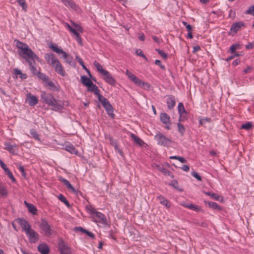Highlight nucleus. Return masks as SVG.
Wrapping results in <instances>:
<instances>
[{
	"label": "nucleus",
	"mask_w": 254,
	"mask_h": 254,
	"mask_svg": "<svg viewBox=\"0 0 254 254\" xmlns=\"http://www.w3.org/2000/svg\"><path fill=\"white\" fill-rule=\"evenodd\" d=\"M43 102L51 107V109L55 111H60L64 109V101L56 100L54 96L46 92L43 91L41 94Z\"/></svg>",
	"instance_id": "1"
},
{
	"label": "nucleus",
	"mask_w": 254,
	"mask_h": 254,
	"mask_svg": "<svg viewBox=\"0 0 254 254\" xmlns=\"http://www.w3.org/2000/svg\"><path fill=\"white\" fill-rule=\"evenodd\" d=\"M17 222L26 234L30 243H36L38 241L39 234L31 228V225L27 220L23 218H19Z\"/></svg>",
	"instance_id": "2"
},
{
	"label": "nucleus",
	"mask_w": 254,
	"mask_h": 254,
	"mask_svg": "<svg viewBox=\"0 0 254 254\" xmlns=\"http://www.w3.org/2000/svg\"><path fill=\"white\" fill-rule=\"evenodd\" d=\"M85 208L87 211L92 215L93 221L96 223H100L104 226H108V220L104 214L96 211L91 205L86 206Z\"/></svg>",
	"instance_id": "3"
},
{
	"label": "nucleus",
	"mask_w": 254,
	"mask_h": 254,
	"mask_svg": "<svg viewBox=\"0 0 254 254\" xmlns=\"http://www.w3.org/2000/svg\"><path fill=\"white\" fill-rule=\"evenodd\" d=\"M93 64L97 71L100 72L104 76V79L105 82L113 86H115L117 83L116 80L112 75L110 74L109 71L103 69L102 65L96 61H95Z\"/></svg>",
	"instance_id": "4"
},
{
	"label": "nucleus",
	"mask_w": 254,
	"mask_h": 254,
	"mask_svg": "<svg viewBox=\"0 0 254 254\" xmlns=\"http://www.w3.org/2000/svg\"><path fill=\"white\" fill-rule=\"evenodd\" d=\"M19 54L23 59H24L26 62L29 63V61H33L34 64L35 63V60L37 61H40L39 58L32 51L31 49L29 48L28 46H26L22 49V50L19 52Z\"/></svg>",
	"instance_id": "5"
},
{
	"label": "nucleus",
	"mask_w": 254,
	"mask_h": 254,
	"mask_svg": "<svg viewBox=\"0 0 254 254\" xmlns=\"http://www.w3.org/2000/svg\"><path fill=\"white\" fill-rule=\"evenodd\" d=\"M39 227L40 232L46 237H50L56 233L52 225L45 219H41Z\"/></svg>",
	"instance_id": "6"
},
{
	"label": "nucleus",
	"mask_w": 254,
	"mask_h": 254,
	"mask_svg": "<svg viewBox=\"0 0 254 254\" xmlns=\"http://www.w3.org/2000/svg\"><path fill=\"white\" fill-rule=\"evenodd\" d=\"M49 47L58 54H62L63 58L65 60V62L70 65H72V57L69 56L62 49L59 48L57 44L51 43L49 45Z\"/></svg>",
	"instance_id": "7"
},
{
	"label": "nucleus",
	"mask_w": 254,
	"mask_h": 254,
	"mask_svg": "<svg viewBox=\"0 0 254 254\" xmlns=\"http://www.w3.org/2000/svg\"><path fill=\"white\" fill-rule=\"evenodd\" d=\"M154 139L157 141V144L167 148L171 146L173 141L161 132H158L154 136Z\"/></svg>",
	"instance_id": "8"
},
{
	"label": "nucleus",
	"mask_w": 254,
	"mask_h": 254,
	"mask_svg": "<svg viewBox=\"0 0 254 254\" xmlns=\"http://www.w3.org/2000/svg\"><path fill=\"white\" fill-rule=\"evenodd\" d=\"M58 249L61 254H71V248L63 239H60L58 243Z\"/></svg>",
	"instance_id": "9"
},
{
	"label": "nucleus",
	"mask_w": 254,
	"mask_h": 254,
	"mask_svg": "<svg viewBox=\"0 0 254 254\" xmlns=\"http://www.w3.org/2000/svg\"><path fill=\"white\" fill-rule=\"evenodd\" d=\"M245 26V23L242 21L237 22L233 23L231 25V28L228 32V35L233 36L238 31H240L242 27Z\"/></svg>",
	"instance_id": "10"
},
{
	"label": "nucleus",
	"mask_w": 254,
	"mask_h": 254,
	"mask_svg": "<svg viewBox=\"0 0 254 254\" xmlns=\"http://www.w3.org/2000/svg\"><path fill=\"white\" fill-rule=\"evenodd\" d=\"M125 73L128 78L135 84L140 87L141 86L142 84L143 83V81L137 77L134 74H133L128 70H126Z\"/></svg>",
	"instance_id": "11"
},
{
	"label": "nucleus",
	"mask_w": 254,
	"mask_h": 254,
	"mask_svg": "<svg viewBox=\"0 0 254 254\" xmlns=\"http://www.w3.org/2000/svg\"><path fill=\"white\" fill-rule=\"evenodd\" d=\"M52 66L54 67L55 70L57 73L62 76H64L65 75V71L59 60H57Z\"/></svg>",
	"instance_id": "12"
},
{
	"label": "nucleus",
	"mask_w": 254,
	"mask_h": 254,
	"mask_svg": "<svg viewBox=\"0 0 254 254\" xmlns=\"http://www.w3.org/2000/svg\"><path fill=\"white\" fill-rule=\"evenodd\" d=\"M44 58L47 64L51 66L54 65L57 60H58L55 55L52 53L45 54Z\"/></svg>",
	"instance_id": "13"
},
{
	"label": "nucleus",
	"mask_w": 254,
	"mask_h": 254,
	"mask_svg": "<svg viewBox=\"0 0 254 254\" xmlns=\"http://www.w3.org/2000/svg\"><path fill=\"white\" fill-rule=\"evenodd\" d=\"M59 180L64 184V185L66 187L67 189L69 190V191L72 192V193H76V194H78V191H76L75 188L70 184L68 181L64 178H62V177L59 178Z\"/></svg>",
	"instance_id": "14"
},
{
	"label": "nucleus",
	"mask_w": 254,
	"mask_h": 254,
	"mask_svg": "<svg viewBox=\"0 0 254 254\" xmlns=\"http://www.w3.org/2000/svg\"><path fill=\"white\" fill-rule=\"evenodd\" d=\"M26 100L30 106H34L38 102V98L30 93L27 94Z\"/></svg>",
	"instance_id": "15"
},
{
	"label": "nucleus",
	"mask_w": 254,
	"mask_h": 254,
	"mask_svg": "<svg viewBox=\"0 0 254 254\" xmlns=\"http://www.w3.org/2000/svg\"><path fill=\"white\" fill-rule=\"evenodd\" d=\"M98 99L101 102L105 110L112 107L109 101L102 95L98 97Z\"/></svg>",
	"instance_id": "16"
},
{
	"label": "nucleus",
	"mask_w": 254,
	"mask_h": 254,
	"mask_svg": "<svg viewBox=\"0 0 254 254\" xmlns=\"http://www.w3.org/2000/svg\"><path fill=\"white\" fill-rule=\"evenodd\" d=\"M167 107L169 109H173L176 105L175 97L173 95H169L166 99Z\"/></svg>",
	"instance_id": "17"
},
{
	"label": "nucleus",
	"mask_w": 254,
	"mask_h": 254,
	"mask_svg": "<svg viewBox=\"0 0 254 254\" xmlns=\"http://www.w3.org/2000/svg\"><path fill=\"white\" fill-rule=\"evenodd\" d=\"M38 250L41 254H48L50 253V249L46 243L39 244L38 246Z\"/></svg>",
	"instance_id": "18"
},
{
	"label": "nucleus",
	"mask_w": 254,
	"mask_h": 254,
	"mask_svg": "<svg viewBox=\"0 0 254 254\" xmlns=\"http://www.w3.org/2000/svg\"><path fill=\"white\" fill-rule=\"evenodd\" d=\"M88 91L91 92H94V94L97 96L99 97L100 96H102L100 93V90L98 89V87L93 84L92 82V84L90 85L89 87H88Z\"/></svg>",
	"instance_id": "19"
},
{
	"label": "nucleus",
	"mask_w": 254,
	"mask_h": 254,
	"mask_svg": "<svg viewBox=\"0 0 254 254\" xmlns=\"http://www.w3.org/2000/svg\"><path fill=\"white\" fill-rule=\"evenodd\" d=\"M5 149L8 151L11 154H15V149L16 146L15 145H11L9 142L4 143Z\"/></svg>",
	"instance_id": "20"
},
{
	"label": "nucleus",
	"mask_w": 254,
	"mask_h": 254,
	"mask_svg": "<svg viewBox=\"0 0 254 254\" xmlns=\"http://www.w3.org/2000/svg\"><path fill=\"white\" fill-rule=\"evenodd\" d=\"M24 204L30 213L33 214H35L37 213V209L33 204L29 203L26 201H24Z\"/></svg>",
	"instance_id": "21"
},
{
	"label": "nucleus",
	"mask_w": 254,
	"mask_h": 254,
	"mask_svg": "<svg viewBox=\"0 0 254 254\" xmlns=\"http://www.w3.org/2000/svg\"><path fill=\"white\" fill-rule=\"evenodd\" d=\"M170 119V117L166 113H162L160 115V120L164 124H171Z\"/></svg>",
	"instance_id": "22"
},
{
	"label": "nucleus",
	"mask_w": 254,
	"mask_h": 254,
	"mask_svg": "<svg viewBox=\"0 0 254 254\" xmlns=\"http://www.w3.org/2000/svg\"><path fill=\"white\" fill-rule=\"evenodd\" d=\"M62 2L66 6H69L73 9L77 7L76 3L72 0H61Z\"/></svg>",
	"instance_id": "23"
},
{
	"label": "nucleus",
	"mask_w": 254,
	"mask_h": 254,
	"mask_svg": "<svg viewBox=\"0 0 254 254\" xmlns=\"http://www.w3.org/2000/svg\"><path fill=\"white\" fill-rule=\"evenodd\" d=\"M130 137L133 142L140 146H142L144 144V142L137 136L133 133H131Z\"/></svg>",
	"instance_id": "24"
},
{
	"label": "nucleus",
	"mask_w": 254,
	"mask_h": 254,
	"mask_svg": "<svg viewBox=\"0 0 254 254\" xmlns=\"http://www.w3.org/2000/svg\"><path fill=\"white\" fill-rule=\"evenodd\" d=\"M81 81L82 83L87 87L92 84V81L85 75L81 77Z\"/></svg>",
	"instance_id": "25"
},
{
	"label": "nucleus",
	"mask_w": 254,
	"mask_h": 254,
	"mask_svg": "<svg viewBox=\"0 0 254 254\" xmlns=\"http://www.w3.org/2000/svg\"><path fill=\"white\" fill-rule=\"evenodd\" d=\"M28 64L30 66V69L31 72L34 75H37L38 73H39L40 71H38L37 70L36 67L35 66V64H34L33 61H29Z\"/></svg>",
	"instance_id": "26"
},
{
	"label": "nucleus",
	"mask_w": 254,
	"mask_h": 254,
	"mask_svg": "<svg viewBox=\"0 0 254 254\" xmlns=\"http://www.w3.org/2000/svg\"><path fill=\"white\" fill-rule=\"evenodd\" d=\"M157 198L162 204L166 206L167 208H169L170 207V204H169L168 200L163 196L159 195L157 196Z\"/></svg>",
	"instance_id": "27"
},
{
	"label": "nucleus",
	"mask_w": 254,
	"mask_h": 254,
	"mask_svg": "<svg viewBox=\"0 0 254 254\" xmlns=\"http://www.w3.org/2000/svg\"><path fill=\"white\" fill-rule=\"evenodd\" d=\"M157 167L158 168V170L161 172L164 175L171 176L172 178H173V176L172 175L171 172L169 171L168 169L161 166H158Z\"/></svg>",
	"instance_id": "28"
},
{
	"label": "nucleus",
	"mask_w": 254,
	"mask_h": 254,
	"mask_svg": "<svg viewBox=\"0 0 254 254\" xmlns=\"http://www.w3.org/2000/svg\"><path fill=\"white\" fill-rule=\"evenodd\" d=\"M79 32L77 31L76 29L72 32V33L75 36V38L76 39V41H77L78 43L81 45H83V43L82 42V39L81 36H80V34L79 33Z\"/></svg>",
	"instance_id": "29"
},
{
	"label": "nucleus",
	"mask_w": 254,
	"mask_h": 254,
	"mask_svg": "<svg viewBox=\"0 0 254 254\" xmlns=\"http://www.w3.org/2000/svg\"><path fill=\"white\" fill-rule=\"evenodd\" d=\"M59 199L63 202L64 203V204L68 208L71 207V205L68 201V200L66 199V198L65 197V196L63 195L62 194H60L59 195L58 197Z\"/></svg>",
	"instance_id": "30"
},
{
	"label": "nucleus",
	"mask_w": 254,
	"mask_h": 254,
	"mask_svg": "<svg viewBox=\"0 0 254 254\" xmlns=\"http://www.w3.org/2000/svg\"><path fill=\"white\" fill-rule=\"evenodd\" d=\"M205 203H207L208 206L210 207H211L214 209H215V210H221V207L220 206H219L218 204L216 202H212V201H208V202L205 201Z\"/></svg>",
	"instance_id": "31"
},
{
	"label": "nucleus",
	"mask_w": 254,
	"mask_h": 254,
	"mask_svg": "<svg viewBox=\"0 0 254 254\" xmlns=\"http://www.w3.org/2000/svg\"><path fill=\"white\" fill-rule=\"evenodd\" d=\"M241 45L239 43H237L235 44H233L230 47V52L232 54H234L236 52V50L241 49Z\"/></svg>",
	"instance_id": "32"
},
{
	"label": "nucleus",
	"mask_w": 254,
	"mask_h": 254,
	"mask_svg": "<svg viewBox=\"0 0 254 254\" xmlns=\"http://www.w3.org/2000/svg\"><path fill=\"white\" fill-rule=\"evenodd\" d=\"M30 132L31 135V136L33 138H34L35 140H37L38 141H40V139L39 138V135L35 129H34L33 128L31 129Z\"/></svg>",
	"instance_id": "33"
},
{
	"label": "nucleus",
	"mask_w": 254,
	"mask_h": 254,
	"mask_svg": "<svg viewBox=\"0 0 254 254\" xmlns=\"http://www.w3.org/2000/svg\"><path fill=\"white\" fill-rule=\"evenodd\" d=\"M205 193L206 194H207V195L210 196L212 198H213L215 200H219V199L220 196L216 193H215L212 191L205 192Z\"/></svg>",
	"instance_id": "34"
},
{
	"label": "nucleus",
	"mask_w": 254,
	"mask_h": 254,
	"mask_svg": "<svg viewBox=\"0 0 254 254\" xmlns=\"http://www.w3.org/2000/svg\"><path fill=\"white\" fill-rule=\"evenodd\" d=\"M46 84L49 86V89L53 91L57 90L56 88V86L55 85V83L52 81H49V79L45 82Z\"/></svg>",
	"instance_id": "35"
},
{
	"label": "nucleus",
	"mask_w": 254,
	"mask_h": 254,
	"mask_svg": "<svg viewBox=\"0 0 254 254\" xmlns=\"http://www.w3.org/2000/svg\"><path fill=\"white\" fill-rule=\"evenodd\" d=\"M4 171L5 174H7L8 177L11 180V181L13 183H14L16 182V179L13 176V174L11 173V172L9 170V169L8 168H7Z\"/></svg>",
	"instance_id": "36"
},
{
	"label": "nucleus",
	"mask_w": 254,
	"mask_h": 254,
	"mask_svg": "<svg viewBox=\"0 0 254 254\" xmlns=\"http://www.w3.org/2000/svg\"><path fill=\"white\" fill-rule=\"evenodd\" d=\"M7 194V191L5 187L1 183H0V195L6 196Z\"/></svg>",
	"instance_id": "37"
},
{
	"label": "nucleus",
	"mask_w": 254,
	"mask_h": 254,
	"mask_svg": "<svg viewBox=\"0 0 254 254\" xmlns=\"http://www.w3.org/2000/svg\"><path fill=\"white\" fill-rule=\"evenodd\" d=\"M177 127H178V131H179V132L181 133V134L182 135H183L185 134V131H186V129L184 127V125H182V124H181L180 123H178L177 124Z\"/></svg>",
	"instance_id": "38"
},
{
	"label": "nucleus",
	"mask_w": 254,
	"mask_h": 254,
	"mask_svg": "<svg viewBox=\"0 0 254 254\" xmlns=\"http://www.w3.org/2000/svg\"><path fill=\"white\" fill-rule=\"evenodd\" d=\"M37 76L39 79H41L45 82H46L49 79V77L45 74L40 72L38 73V75Z\"/></svg>",
	"instance_id": "39"
},
{
	"label": "nucleus",
	"mask_w": 254,
	"mask_h": 254,
	"mask_svg": "<svg viewBox=\"0 0 254 254\" xmlns=\"http://www.w3.org/2000/svg\"><path fill=\"white\" fill-rule=\"evenodd\" d=\"M70 22H71L72 26L75 28V29H76V30H77V31H78L81 33H83V29L80 25L76 24V23H75L74 22H73L72 21H71Z\"/></svg>",
	"instance_id": "40"
},
{
	"label": "nucleus",
	"mask_w": 254,
	"mask_h": 254,
	"mask_svg": "<svg viewBox=\"0 0 254 254\" xmlns=\"http://www.w3.org/2000/svg\"><path fill=\"white\" fill-rule=\"evenodd\" d=\"M253 127V124L251 122H248L246 124H243L241 127V128L242 129H245L246 130H250Z\"/></svg>",
	"instance_id": "41"
},
{
	"label": "nucleus",
	"mask_w": 254,
	"mask_h": 254,
	"mask_svg": "<svg viewBox=\"0 0 254 254\" xmlns=\"http://www.w3.org/2000/svg\"><path fill=\"white\" fill-rule=\"evenodd\" d=\"M179 114L186 113L187 111L185 109L184 105L182 103H179L178 106Z\"/></svg>",
	"instance_id": "42"
},
{
	"label": "nucleus",
	"mask_w": 254,
	"mask_h": 254,
	"mask_svg": "<svg viewBox=\"0 0 254 254\" xmlns=\"http://www.w3.org/2000/svg\"><path fill=\"white\" fill-rule=\"evenodd\" d=\"M15 42H16V46L20 50V51L22 50V49L23 48V47H26V46H28L27 44L23 43L20 41H19L18 40H15Z\"/></svg>",
	"instance_id": "43"
},
{
	"label": "nucleus",
	"mask_w": 254,
	"mask_h": 254,
	"mask_svg": "<svg viewBox=\"0 0 254 254\" xmlns=\"http://www.w3.org/2000/svg\"><path fill=\"white\" fill-rule=\"evenodd\" d=\"M66 150L70 152L72 154H77V150L75 149V148L73 146H68L66 147Z\"/></svg>",
	"instance_id": "44"
},
{
	"label": "nucleus",
	"mask_w": 254,
	"mask_h": 254,
	"mask_svg": "<svg viewBox=\"0 0 254 254\" xmlns=\"http://www.w3.org/2000/svg\"><path fill=\"white\" fill-rule=\"evenodd\" d=\"M108 138L110 141V143L115 147V149H118V146L116 141L110 136H109Z\"/></svg>",
	"instance_id": "45"
},
{
	"label": "nucleus",
	"mask_w": 254,
	"mask_h": 254,
	"mask_svg": "<svg viewBox=\"0 0 254 254\" xmlns=\"http://www.w3.org/2000/svg\"><path fill=\"white\" fill-rule=\"evenodd\" d=\"M155 50L164 59L166 60L168 58V55L163 50H161L159 49H156Z\"/></svg>",
	"instance_id": "46"
},
{
	"label": "nucleus",
	"mask_w": 254,
	"mask_h": 254,
	"mask_svg": "<svg viewBox=\"0 0 254 254\" xmlns=\"http://www.w3.org/2000/svg\"><path fill=\"white\" fill-rule=\"evenodd\" d=\"M107 114L108 115V116L111 118L112 119H114L115 118V114H114V109H113V107H111L109 109H108V110H106Z\"/></svg>",
	"instance_id": "47"
},
{
	"label": "nucleus",
	"mask_w": 254,
	"mask_h": 254,
	"mask_svg": "<svg viewBox=\"0 0 254 254\" xmlns=\"http://www.w3.org/2000/svg\"><path fill=\"white\" fill-rule=\"evenodd\" d=\"M18 4L22 6V9L24 10H26L27 8V4L25 0H16Z\"/></svg>",
	"instance_id": "48"
},
{
	"label": "nucleus",
	"mask_w": 254,
	"mask_h": 254,
	"mask_svg": "<svg viewBox=\"0 0 254 254\" xmlns=\"http://www.w3.org/2000/svg\"><path fill=\"white\" fill-rule=\"evenodd\" d=\"M170 185L171 186L173 187H174V188H175L176 189H177V190H179V191H183V190H182V189H180L178 188V182H177V181H172V182L170 183Z\"/></svg>",
	"instance_id": "49"
},
{
	"label": "nucleus",
	"mask_w": 254,
	"mask_h": 254,
	"mask_svg": "<svg viewBox=\"0 0 254 254\" xmlns=\"http://www.w3.org/2000/svg\"><path fill=\"white\" fill-rule=\"evenodd\" d=\"M180 117L179 122H182L186 120L187 119V112L186 113L179 114Z\"/></svg>",
	"instance_id": "50"
},
{
	"label": "nucleus",
	"mask_w": 254,
	"mask_h": 254,
	"mask_svg": "<svg viewBox=\"0 0 254 254\" xmlns=\"http://www.w3.org/2000/svg\"><path fill=\"white\" fill-rule=\"evenodd\" d=\"M135 53L137 55L141 57L145 60H147V58H146L145 55L143 53V52H142V51L140 49L136 50Z\"/></svg>",
	"instance_id": "51"
},
{
	"label": "nucleus",
	"mask_w": 254,
	"mask_h": 254,
	"mask_svg": "<svg viewBox=\"0 0 254 254\" xmlns=\"http://www.w3.org/2000/svg\"><path fill=\"white\" fill-rule=\"evenodd\" d=\"M246 14H251L253 16H254V5L251 6L248 10H247L246 12Z\"/></svg>",
	"instance_id": "52"
},
{
	"label": "nucleus",
	"mask_w": 254,
	"mask_h": 254,
	"mask_svg": "<svg viewBox=\"0 0 254 254\" xmlns=\"http://www.w3.org/2000/svg\"><path fill=\"white\" fill-rule=\"evenodd\" d=\"M191 175L194 177L195 179H196L198 181H201V177L200 176V175L195 171H192L191 173Z\"/></svg>",
	"instance_id": "53"
},
{
	"label": "nucleus",
	"mask_w": 254,
	"mask_h": 254,
	"mask_svg": "<svg viewBox=\"0 0 254 254\" xmlns=\"http://www.w3.org/2000/svg\"><path fill=\"white\" fill-rule=\"evenodd\" d=\"M155 64L159 66V67L162 69V70H165V66L161 64V62L159 60H156L154 62Z\"/></svg>",
	"instance_id": "54"
},
{
	"label": "nucleus",
	"mask_w": 254,
	"mask_h": 254,
	"mask_svg": "<svg viewBox=\"0 0 254 254\" xmlns=\"http://www.w3.org/2000/svg\"><path fill=\"white\" fill-rule=\"evenodd\" d=\"M140 87L144 88L145 89L149 90L151 86L149 83L143 81V83L142 84V85Z\"/></svg>",
	"instance_id": "55"
},
{
	"label": "nucleus",
	"mask_w": 254,
	"mask_h": 254,
	"mask_svg": "<svg viewBox=\"0 0 254 254\" xmlns=\"http://www.w3.org/2000/svg\"><path fill=\"white\" fill-rule=\"evenodd\" d=\"M197 226H201L202 227H207V224L205 222L197 221L195 222Z\"/></svg>",
	"instance_id": "56"
},
{
	"label": "nucleus",
	"mask_w": 254,
	"mask_h": 254,
	"mask_svg": "<svg viewBox=\"0 0 254 254\" xmlns=\"http://www.w3.org/2000/svg\"><path fill=\"white\" fill-rule=\"evenodd\" d=\"M19 171L21 173V175L25 178L26 173L25 172L24 168L23 166L19 165L18 167Z\"/></svg>",
	"instance_id": "57"
},
{
	"label": "nucleus",
	"mask_w": 254,
	"mask_h": 254,
	"mask_svg": "<svg viewBox=\"0 0 254 254\" xmlns=\"http://www.w3.org/2000/svg\"><path fill=\"white\" fill-rule=\"evenodd\" d=\"M211 120V119L210 118H203V119H201L199 120V124L201 125H204L206 122H210Z\"/></svg>",
	"instance_id": "58"
},
{
	"label": "nucleus",
	"mask_w": 254,
	"mask_h": 254,
	"mask_svg": "<svg viewBox=\"0 0 254 254\" xmlns=\"http://www.w3.org/2000/svg\"><path fill=\"white\" fill-rule=\"evenodd\" d=\"M189 208L193 210H195L196 211H197L199 210V207H198L196 205H195L192 203L190 204Z\"/></svg>",
	"instance_id": "59"
},
{
	"label": "nucleus",
	"mask_w": 254,
	"mask_h": 254,
	"mask_svg": "<svg viewBox=\"0 0 254 254\" xmlns=\"http://www.w3.org/2000/svg\"><path fill=\"white\" fill-rule=\"evenodd\" d=\"M85 234L92 239H95V235L91 232L88 231V230L85 231Z\"/></svg>",
	"instance_id": "60"
},
{
	"label": "nucleus",
	"mask_w": 254,
	"mask_h": 254,
	"mask_svg": "<svg viewBox=\"0 0 254 254\" xmlns=\"http://www.w3.org/2000/svg\"><path fill=\"white\" fill-rule=\"evenodd\" d=\"M65 26L67 28L69 31L72 33L75 30L74 28H73L68 23H65Z\"/></svg>",
	"instance_id": "61"
},
{
	"label": "nucleus",
	"mask_w": 254,
	"mask_h": 254,
	"mask_svg": "<svg viewBox=\"0 0 254 254\" xmlns=\"http://www.w3.org/2000/svg\"><path fill=\"white\" fill-rule=\"evenodd\" d=\"M0 165L4 170L7 168L5 164L1 159H0Z\"/></svg>",
	"instance_id": "62"
},
{
	"label": "nucleus",
	"mask_w": 254,
	"mask_h": 254,
	"mask_svg": "<svg viewBox=\"0 0 254 254\" xmlns=\"http://www.w3.org/2000/svg\"><path fill=\"white\" fill-rule=\"evenodd\" d=\"M75 58L80 64H81L84 63L82 59L80 57H79L78 56H76Z\"/></svg>",
	"instance_id": "63"
},
{
	"label": "nucleus",
	"mask_w": 254,
	"mask_h": 254,
	"mask_svg": "<svg viewBox=\"0 0 254 254\" xmlns=\"http://www.w3.org/2000/svg\"><path fill=\"white\" fill-rule=\"evenodd\" d=\"M182 169L184 171H186V172H188V171H189V170H190V167H189V166L188 165H184L183 166V167H182Z\"/></svg>",
	"instance_id": "64"
}]
</instances>
